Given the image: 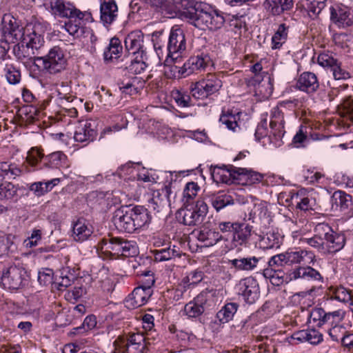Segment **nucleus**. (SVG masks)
<instances>
[{"instance_id":"obj_1","label":"nucleus","mask_w":353,"mask_h":353,"mask_svg":"<svg viewBox=\"0 0 353 353\" xmlns=\"http://www.w3.org/2000/svg\"><path fill=\"white\" fill-rule=\"evenodd\" d=\"M183 8V16L188 22L201 30L215 32L221 29L225 21L223 12L206 5L193 7V0H176Z\"/></svg>"},{"instance_id":"obj_2","label":"nucleus","mask_w":353,"mask_h":353,"mask_svg":"<svg viewBox=\"0 0 353 353\" xmlns=\"http://www.w3.org/2000/svg\"><path fill=\"white\" fill-rule=\"evenodd\" d=\"M292 104V101H286L279 103L278 106L273 108L271 110L270 132L268 134L267 128L264 124L257 125L255 130V138L257 141L268 136V138L275 146L278 147L283 143L282 139L284 137L285 131L284 130V114L283 108H286L287 105Z\"/></svg>"},{"instance_id":"obj_3","label":"nucleus","mask_w":353,"mask_h":353,"mask_svg":"<svg viewBox=\"0 0 353 353\" xmlns=\"http://www.w3.org/2000/svg\"><path fill=\"white\" fill-rule=\"evenodd\" d=\"M50 5L53 14L68 19L64 28L70 34H77L82 31L81 20H90L92 18L90 12H81L63 0H51Z\"/></svg>"},{"instance_id":"obj_4","label":"nucleus","mask_w":353,"mask_h":353,"mask_svg":"<svg viewBox=\"0 0 353 353\" xmlns=\"http://www.w3.org/2000/svg\"><path fill=\"white\" fill-rule=\"evenodd\" d=\"M149 334L132 332L118 336L113 343L112 353H145L148 344H150Z\"/></svg>"},{"instance_id":"obj_5","label":"nucleus","mask_w":353,"mask_h":353,"mask_svg":"<svg viewBox=\"0 0 353 353\" xmlns=\"http://www.w3.org/2000/svg\"><path fill=\"white\" fill-rule=\"evenodd\" d=\"M316 261L314 253L306 249L288 250L285 252L272 256L268 265L270 267H279L285 265H306Z\"/></svg>"},{"instance_id":"obj_6","label":"nucleus","mask_w":353,"mask_h":353,"mask_svg":"<svg viewBox=\"0 0 353 353\" xmlns=\"http://www.w3.org/2000/svg\"><path fill=\"white\" fill-rule=\"evenodd\" d=\"M28 276L27 271L21 263L10 264L2 270L1 285L8 290H17L25 285Z\"/></svg>"},{"instance_id":"obj_7","label":"nucleus","mask_w":353,"mask_h":353,"mask_svg":"<svg viewBox=\"0 0 353 353\" xmlns=\"http://www.w3.org/2000/svg\"><path fill=\"white\" fill-rule=\"evenodd\" d=\"M176 214L179 222L189 226H194L201 223L205 217L208 207L203 199H199L194 204L184 205Z\"/></svg>"},{"instance_id":"obj_8","label":"nucleus","mask_w":353,"mask_h":353,"mask_svg":"<svg viewBox=\"0 0 353 353\" xmlns=\"http://www.w3.org/2000/svg\"><path fill=\"white\" fill-rule=\"evenodd\" d=\"M187 48V43L184 30L179 26H174L172 27L167 45L168 57L174 62H178L185 55Z\"/></svg>"},{"instance_id":"obj_9","label":"nucleus","mask_w":353,"mask_h":353,"mask_svg":"<svg viewBox=\"0 0 353 353\" xmlns=\"http://www.w3.org/2000/svg\"><path fill=\"white\" fill-rule=\"evenodd\" d=\"M166 178L165 183L161 188L154 190L152 198L149 200L148 207L156 212L167 211L170 208V196L172 193V172H165Z\"/></svg>"},{"instance_id":"obj_10","label":"nucleus","mask_w":353,"mask_h":353,"mask_svg":"<svg viewBox=\"0 0 353 353\" xmlns=\"http://www.w3.org/2000/svg\"><path fill=\"white\" fill-rule=\"evenodd\" d=\"M37 61H41L43 69L50 74L59 73L67 65L65 54L59 46L50 48L46 55L38 57Z\"/></svg>"},{"instance_id":"obj_11","label":"nucleus","mask_w":353,"mask_h":353,"mask_svg":"<svg viewBox=\"0 0 353 353\" xmlns=\"http://www.w3.org/2000/svg\"><path fill=\"white\" fill-rule=\"evenodd\" d=\"M221 86V79L215 74H209L205 79L192 83L190 92L195 99H205L219 91Z\"/></svg>"},{"instance_id":"obj_12","label":"nucleus","mask_w":353,"mask_h":353,"mask_svg":"<svg viewBox=\"0 0 353 353\" xmlns=\"http://www.w3.org/2000/svg\"><path fill=\"white\" fill-rule=\"evenodd\" d=\"M0 31L3 39L8 43H14L21 39L26 30L19 26L17 19L8 13L2 17Z\"/></svg>"},{"instance_id":"obj_13","label":"nucleus","mask_w":353,"mask_h":353,"mask_svg":"<svg viewBox=\"0 0 353 353\" xmlns=\"http://www.w3.org/2000/svg\"><path fill=\"white\" fill-rule=\"evenodd\" d=\"M238 294L249 304L254 303L259 297V286L256 279L249 276L241 279L236 286Z\"/></svg>"},{"instance_id":"obj_14","label":"nucleus","mask_w":353,"mask_h":353,"mask_svg":"<svg viewBox=\"0 0 353 353\" xmlns=\"http://www.w3.org/2000/svg\"><path fill=\"white\" fill-rule=\"evenodd\" d=\"M98 125L99 122L97 120L88 119L80 121L76 127L74 140L81 143L93 141L97 135Z\"/></svg>"},{"instance_id":"obj_15","label":"nucleus","mask_w":353,"mask_h":353,"mask_svg":"<svg viewBox=\"0 0 353 353\" xmlns=\"http://www.w3.org/2000/svg\"><path fill=\"white\" fill-rule=\"evenodd\" d=\"M212 290H204L199 293L193 300L185 305L183 314L189 319H196L204 312V305L207 303L208 298Z\"/></svg>"},{"instance_id":"obj_16","label":"nucleus","mask_w":353,"mask_h":353,"mask_svg":"<svg viewBox=\"0 0 353 353\" xmlns=\"http://www.w3.org/2000/svg\"><path fill=\"white\" fill-rule=\"evenodd\" d=\"M314 263V262L312 265ZM288 276L290 281L302 279L319 283H323L324 281L322 274L319 271L313 268L311 264L299 265L289 272Z\"/></svg>"},{"instance_id":"obj_17","label":"nucleus","mask_w":353,"mask_h":353,"mask_svg":"<svg viewBox=\"0 0 353 353\" xmlns=\"http://www.w3.org/2000/svg\"><path fill=\"white\" fill-rule=\"evenodd\" d=\"M237 168L231 165L212 166L210 170L213 181L216 183H233L236 181Z\"/></svg>"},{"instance_id":"obj_18","label":"nucleus","mask_w":353,"mask_h":353,"mask_svg":"<svg viewBox=\"0 0 353 353\" xmlns=\"http://www.w3.org/2000/svg\"><path fill=\"white\" fill-rule=\"evenodd\" d=\"M112 221L115 227L121 232L133 233L136 231L129 207L117 209L114 212Z\"/></svg>"},{"instance_id":"obj_19","label":"nucleus","mask_w":353,"mask_h":353,"mask_svg":"<svg viewBox=\"0 0 353 353\" xmlns=\"http://www.w3.org/2000/svg\"><path fill=\"white\" fill-rule=\"evenodd\" d=\"M121 241H123V239L116 237L101 240L97 245V250L101 256L103 258L120 256Z\"/></svg>"},{"instance_id":"obj_20","label":"nucleus","mask_w":353,"mask_h":353,"mask_svg":"<svg viewBox=\"0 0 353 353\" xmlns=\"http://www.w3.org/2000/svg\"><path fill=\"white\" fill-rule=\"evenodd\" d=\"M316 193L312 189H300L292 195L296 207L304 211L312 210L316 205Z\"/></svg>"},{"instance_id":"obj_21","label":"nucleus","mask_w":353,"mask_h":353,"mask_svg":"<svg viewBox=\"0 0 353 353\" xmlns=\"http://www.w3.org/2000/svg\"><path fill=\"white\" fill-rule=\"evenodd\" d=\"M119 15L118 6L115 0H103L100 3V20L103 25L108 27Z\"/></svg>"},{"instance_id":"obj_22","label":"nucleus","mask_w":353,"mask_h":353,"mask_svg":"<svg viewBox=\"0 0 353 353\" xmlns=\"http://www.w3.org/2000/svg\"><path fill=\"white\" fill-rule=\"evenodd\" d=\"M331 19L338 26L345 28L353 25V14L348 7L336 5L331 8Z\"/></svg>"},{"instance_id":"obj_23","label":"nucleus","mask_w":353,"mask_h":353,"mask_svg":"<svg viewBox=\"0 0 353 353\" xmlns=\"http://www.w3.org/2000/svg\"><path fill=\"white\" fill-rule=\"evenodd\" d=\"M210 62V58L208 55L201 54L191 57L179 70V72L184 77L188 76L194 72L204 70Z\"/></svg>"},{"instance_id":"obj_24","label":"nucleus","mask_w":353,"mask_h":353,"mask_svg":"<svg viewBox=\"0 0 353 353\" xmlns=\"http://www.w3.org/2000/svg\"><path fill=\"white\" fill-rule=\"evenodd\" d=\"M195 236L201 243V245L204 247L213 246L222 239L221 234L214 229L210 228L208 223L202 225L195 232Z\"/></svg>"},{"instance_id":"obj_25","label":"nucleus","mask_w":353,"mask_h":353,"mask_svg":"<svg viewBox=\"0 0 353 353\" xmlns=\"http://www.w3.org/2000/svg\"><path fill=\"white\" fill-rule=\"evenodd\" d=\"M125 46L128 52L132 55L146 53L143 47V34L141 30L129 33L125 39Z\"/></svg>"},{"instance_id":"obj_26","label":"nucleus","mask_w":353,"mask_h":353,"mask_svg":"<svg viewBox=\"0 0 353 353\" xmlns=\"http://www.w3.org/2000/svg\"><path fill=\"white\" fill-rule=\"evenodd\" d=\"M319 87L316 75L310 72H305L298 77L296 88L307 93H314Z\"/></svg>"},{"instance_id":"obj_27","label":"nucleus","mask_w":353,"mask_h":353,"mask_svg":"<svg viewBox=\"0 0 353 353\" xmlns=\"http://www.w3.org/2000/svg\"><path fill=\"white\" fill-rule=\"evenodd\" d=\"M20 42L14 48V54L15 57L23 64H30L40 57L39 54L34 51L32 48H30L26 43H23V39H21Z\"/></svg>"},{"instance_id":"obj_28","label":"nucleus","mask_w":353,"mask_h":353,"mask_svg":"<svg viewBox=\"0 0 353 353\" xmlns=\"http://www.w3.org/2000/svg\"><path fill=\"white\" fill-rule=\"evenodd\" d=\"M152 290L141 286L136 288L126 301L128 307H139L145 305L152 294Z\"/></svg>"},{"instance_id":"obj_29","label":"nucleus","mask_w":353,"mask_h":353,"mask_svg":"<svg viewBox=\"0 0 353 353\" xmlns=\"http://www.w3.org/2000/svg\"><path fill=\"white\" fill-rule=\"evenodd\" d=\"M92 232V225L83 219H78L72 224V237L75 241L83 242L86 241Z\"/></svg>"},{"instance_id":"obj_30","label":"nucleus","mask_w":353,"mask_h":353,"mask_svg":"<svg viewBox=\"0 0 353 353\" xmlns=\"http://www.w3.org/2000/svg\"><path fill=\"white\" fill-rule=\"evenodd\" d=\"M307 230L306 228L293 230L292 232V237L293 238L294 242L297 241L299 245L307 243L314 248L318 250L321 249L325 243L323 239L316 234L312 237H307Z\"/></svg>"},{"instance_id":"obj_31","label":"nucleus","mask_w":353,"mask_h":353,"mask_svg":"<svg viewBox=\"0 0 353 353\" xmlns=\"http://www.w3.org/2000/svg\"><path fill=\"white\" fill-rule=\"evenodd\" d=\"M259 258L256 256L239 257L229 260L231 268L236 271L250 272L255 269L259 263Z\"/></svg>"},{"instance_id":"obj_32","label":"nucleus","mask_w":353,"mask_h":353,"mask_svg":"<svg viewBox=\"0 0 353 353\" xmlns=\"http://www.w3.org/2000/svg\"><path fill=\"white\" fill-rule=\"evenodd\" d=\"M145 81L138 77H134L127 81H123L119 84V88L122 93L128 95H134L140 92L145 86Z\"/></svg>"},{"instance_id":"obj_33","label":"nucleus","mask_w":353,"mask_h":353,"mask_svg":"<svg viewBox=\"0 0 353 353\" xmlns=\"http://www.w3.org/2000/svg\"><path fill=\"white\" fill-rule=\"evenodd\" d=\"M232 240L237 245L246 244L252 235V227L245 223L235 222Z\"/></svg>"},{"instance_id":"obj_34","label":"nucleus","mask_w":353,"mask_h":353,"mask_svg":"<svg viewBox=\"0 0 353 353\" xmlns=\"http://www.w3.org/2000/svg\"><path fill=\"white\" fill-rule=\"evenodd\" d=\"M97 282L99 288L106 293H111L114 289V276L109 272L108 268L103 267L97 273Z\"/></svg>"},{"instance_id":"obj_35","label":"nucleus","mask_w":353,"mask_h":353,"mask_svg":"<svg viewBox=\"0 0 353 353\" xmlns=\"http://www.w3.org/2000/svg\"><path fill=\"white\" fill-rule=\"evenodd\" d=\"M130 215H132L134 225L136 230L141 228L150 221V216L147 209L143 206L137 205L133 208H129Z\"/></svg>"},{"instance_id":"obj_36","label":"nucleus","mask_w":353,"mask_h":353,"mask_svg":"<svg viewBox=\"0 0 353 353\" xmlns=\"http://www.w3.org/2000/svg\"><path fill=\"white\" fill-rule=\"evenodd\" d=\"M283 241V236L274 230H270L259 241V246L262 249L279 248Z\"/></svg>"},{"instance_id":"obj_37","label":"nucleus","mask_w":353,"mask_h":353,"mask_svg":"<svg viewBox=\"0 0 353 353\" xmlns=\"http://www.w3.org/2000/svg\"><path fill=\"white\" fill-rule=\"evenodd\" d=\"M265 7L273 15H280L293 6V0H265Z\"/></svg>"},{"instance_id":"obj_38","label":"nucleus","mask_w":353,"mask_h":353,"mask_svg":"<svg viewBox=\"0 0 353 353\" xmlns=\"http://www.w3.org/2000/svg\"><path fill=\"white\" fill-rule=\"evenodd\" d=\"M23 39V43L32 48L39 55L41 54V48L44 44V39L43 37L35 32V31L30 32L28 29L23 32V35L21 37Z\"/></svg>"},{"instance_id":"obj_39","label":"nucleus","mask_w":353,"mask_h":353,"mask_svg":"<svg viewBox=\"0 0 353 353\" xmlns=\"http://www.w3.org/2000/svg\"><path fill=\"white\" fill-rule=\"evenodd\" d=\"M352 203V196L343 191H335L332 196V208L336 210L343 211L347 210Z\"/></svg>"},{"instance_id":"obj_40","label":"nucleus","mask_w":353,"mask_h":353,"mask_svg":"<svg viewBox=\"0 0 353 353\" xmlns=\"http://www.w3.org/2000/svg\"><path fill=\"white\" fill-rule=\"evenodd\" d=\"M258 84L255 85V92L261 99H268L273 92V83L271 77L265 74L261 81H258Z\"/></svg>"},{"instance_id":"obj_41","label":"nucleus","mask_w":353,"mask_h":353,"mask_svg":"<svg viewBox=\"0 0 353 353\" xmlns=\"http://www.w3.org/2000/svg\"><path fill=\"white\" fill-rule=\"evenodd\" d=\"M330 252H336L343 248L346 243L344 234L332 232L325 240Z\"/></svg>"},{"instance_id":"obj_42","label":"nucleus","mask_w":353,"mask_h":353,"mask_svg":"<svg viewBox=\"0 0 353 353\" xmlns=\"http://www.w3.org/2000/svg\"><path fill=\"white\" fill-rule=\"evenodd\" d=\"M236 181H243L247 183H255L262 180L263 176L252 169L237 168Z\"/></svg>"},{"instance_id":"obj_43","label":"nucleus","mask_w":353,"mask_h":353,"mask_svg":"<svg viewBox=\"0 0 353 353\" xmlns=\"http://www.w3.org/2000/svg\"><path fill=\"white\" fill-rule=\"evenodd\" d=\"M122 52V46L118 38H112L109 45L106 47L103 52V58L105 61H112L119 57Z\"/></svg>"},{"instance_id":"obj_44","label":"nucleus","mask_w":353,"mask_h":353,"mask_svg":"<svg viewBox=\"0 0 353 353\" xmlns=\"http://www.w3.org/2000/svg\"><path fill=\"white\" fill-rule=\"evenodd\" d=\"M180 256V250L175 245H173L172 248L170 246L168 248L155 250L154 251V260L158 262L169 261Z\"/></svg>"},{"instance_id":"obj_45","label":"nucleus","mask_w":353,"mask_h":353,"mask_svg":"<svg viewBox=\"0 0 353 353\" xmlns=\"http://www.w3.org/2000/svg\"><path fill=\"white\" fill-rule=\"evenodd\" d=\"M204 274L201 270H195L188 273L181 281V286L184 290L192 288L203 279Z\"/></svg>"},{"instance_id":"obj_46","label":"nucleus","mask_w":353,"mask_h":353,"mask_svg":"<svg viewBox=\"0 0 353 353\" xmlns=\"http://www.w3.org/2000/svg\"><path fill=\"white\" fill-rule=\"evenodd\" d=\"M130 64L126 68L132 73L139 74L144 71L148 66L147 54L133 55Z\"/></svg>"},{"instance_id":"obj_47","label":"nucleus","mask_w":353,"mask_h":353,"mask_svg":"<svg viewBox=\"0 0 353 353\" xmlns=\"http://www.w3.org/2000/svg\"><path fill=\"white\" fill-rule=\"evenodd\" d=\"M238 304L236 303H226L216 314V318L221 323L229 322L233 319L238 310Z\"/></svg>"},{"instance_id":"obj_48","label":"nucleus","mask_w":353,"mask_h":353,"mask_svg":"<svg viewBox=\"0 0 353 353\" xmlns=\"http://www.w3.org/2000/svg\"><path fill=\"white\" fill-rule=\"evenodd\" d=\"M67 157L60 151L52 152L43 158L46 166L48 168H59L65 164Z\"/></svg>"},{"instance_id":"obj_49","label":"nucleus","mask_w":353,"mask_h":353,"mask_svg":"<svg viewBox=\"0 0 353 353\" xmlns=\"http://www.w3.org/2000/svg\"><path fill=\"white\" fill-rule=\"evenodd\" d=\"M199 190L200 187L196 183L193 181L187 183L183 192V205L194 204L193 200Z\"/></svg>"},{"instance_id":"obj_50","label":"nucleus","mask_w":353,"mask_h":353,"mask_svg":"<svg viewBox=\"0 0 353 353\" xmlns=\"http://www.w3.org/2000/svg\"><path fill=\"white\" fill-rule=\"evenodd\" d=\"M288 34V27L285 23L279 26L278 29L272 38L273 49H279L286 41Z\"/></svg>"},{"instance_id":"obj_51","label":"nucleus","mask_w":353,"mask_h":353,"mask_svg":"<svg viewBox=\"0 0 353 353\" xmlns=\"http://www.w3.org/2000/svg\"><path fill=\"white\" fill-rule=\"evenodd\" d=\"M14 236L0 231V256L8 254L14 248Z\"/></svg>"},{"instance_id":"obj_52","label":"nucleus","mask_w":353,"mask_h":353,"mask_svg":"<svg viewBox=\"0 0 353 353\" xmlns=\"http://www.w3.org/2000/svg\"><path fill=\"white\" fill-rule=\"evenodd\" d=\"M234 204L232 196L225 192H219L212 199V205L216 211H219L228 205Z\"/></svg>"},{"instance_id":"obj_53","label":"nucleus","mask_w":353,"mask_h":353,"mask_svg":"<svg viewBox=\"0 0 353 353\" xmlns=\"http://www.w3.org/2000/svg\"><path fill=\"white\" fill-rule=\"evenodd\" d=\"M239 115L240 112H238L237 114H223L220 117L219 121L223 125H225L228 130L232 132H236L240 130V127L237 121L238 119H239Z\"/></svg>"},{"instance_id":"obj_54","label":"nucleus","mask_w":353,"mask_h":353,"mask_svg":"<svg viewBox=\"0 0 353 353\" xmlns=\"http://www.w3.org/2000/svg\"><path fill=\"white\" fill-rule=\"evenodd\" d=\"M21 170L15 165L8 162H0V180L8 177L14 179L21 174Z\"/></svg>"},{"instance_id":"obj_55","label":"nucleus","mask_w":353,"mask_h":353,"mask_svg":"<svg viewBox=\"0 0 353 353\" xmlns=\"http://www.w3.org/2000/svg\"><path fill=\"white\" fill-rule=\"evenodd\" d=\"M4 73L8 82L15 85L20 82L21 72L12 63H6L4 67Z\"/></svg>"},{"instance_id":"obj_56","label":"nucleus","mask_w":353,"mask_h":353,"mask_svg":"<svg viewBox=\"0 0 353 353\" xmlns=\"http://www.w3.org/2000/svg\"><path fill=\"white\" fill-rule=\"evenodd\" d=\"M171 96L178 106L181 108H186L192 105L191 97L185 92L179 90H173L171 92Z\"/></svg>"},{"instance_id":"obj_57","label":"nucleus","mask_w":353,"mask_h":353,"mask_svg":"<svg viewBox=\"0 0 353 353\" xmlns=\"http://www.w3.org/2000/svg\"><path fill=\"white\" fill-rule=\"evenodd\" d=\"M138 254V247L136 242L123 239L120 256L132 257Z\"/></svg>"},{"instance_id":"obj_58","label":"nucleus","mask_w":353,"mask_h":353,"mask_svg":"<svg viewBox=\"0 0 353 353\" xmlns=\"http://www.w3.org/2000/svg\"><path fill=\"white\" fill-rule=\"evenodd\" d=\"M309 320L316 326H321L327 323L326 312L321 307L313 308L310 313Z\"/></svg>"},{"instance_id":"obj_59","label":"nucleus","mask_w":353,"mask_h":353,"mask_svg":"<svg viewBox=\"0 0 353 353\" xmlns=\"http://www.w3.org/2000/svg\"><path fill=\"white\" fill-rule=\"evenodd\" d=\"M97 325V319L94 315H90L85 317L82 325L74 328V334H83L85 332L93 329Z\"/></svg>"},{"instance_id":"obj_60","label":"nucleus","mask_w":353,"mask_h":353,"mask_svg":"<svg viewBox=\"0 0 353 353\" xmlns=\"http://www.w3.org/2000/svg\"><path fill=\"white\" fill-rule=\"evenodd\" d=\"M17 189L12 183L5 181L0 184V199H11L15 195Z\"/></svg>"},{"instance_id":"obj_61","label":"nucleus","mask_w":353,"mask_h":353,"mask_svg":"<svg viewBox=\"0 0 353 353\" xmlns=\"http://www.w3.org/2000/svg\"><path fill=\"white\" fill-rule=\"evenodd\" d=\"M137 178L128 177L124 179L123 187L128 195L131 196L139 193L140 183Z\"/></svg>"},{"instance_id":"obj_62","label":"nucleus","mask_w":353,"mask_h":353,"mask_svg":"<svg viewBox=\"0 0 353 353\" xmlns=\"http://www.w3.org/2000/svg\"><path fill=\"white\" fill-rule=\"evenodd\" d=\"M326 0H306L305 6L310 13L319 14L325 6Z\"/></svg>"},{"instance_id":"obj_63","label":"nucleus","mask_w":353,"mask_h":353,"mask_svg":"<svg viewBox=\"0 0 353 353\" xmlns=\"http://www.w3.org/2000/svg\"><path fill=\"white\" fill-rule=\"evenodd\" d=\"M137 170V169L133 163H128L119 168L117 174L120 178H124V179H128V176L135 178Z\"/></svg>"},{"instance_id":"obj_64","label":"nucleus","mask_w":353,"mask_h":353,"mask_svg":"<svg viewBox=\"0 0 353 353\" xmlns=\"http://www.w3.org/2000/svg\"><path fill=\"white\" fill-rule=\"evenodd\" d=\"M332 297L343 303L349 302L352 299L350 291L342 286L337 287L334 289Z\"/></svg>"}]
</instances>
